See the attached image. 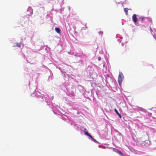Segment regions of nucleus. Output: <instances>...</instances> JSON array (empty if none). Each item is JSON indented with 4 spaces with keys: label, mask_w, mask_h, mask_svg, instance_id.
<instances>
[{
    "label": "nucleus",
    "mask_w": 156,
    "mask_h": 156,
    "mask_svg": "<svg viewBox=\"0 0 156 156\" xmlns=\"http://www.w3.org/2000/svg\"><path fill=\"white\" fill-rule=\"evenodd\" d=\"M123 79L124 76L123 74L121 72H120L118 78V82L119 85H121L122 82L123 80Z\"/></svg>",
    "instance_id": "nucleus-1"
},
{
    "label": "nucleus",
    "mask_w": 156,
    "mask_h": 156,
    "mask_svg": "<svg viewBox=\"0 0 156 156\" xmlns=\"http://www.w3.org/2000/svg\"><path fill=\"white\" fill-rule=\"evenodd\" d=\"M134 23H136L137 22V18L136 17V15L135 14H134L132 17Z\"/></svg>",
    "instance_id": "nucleus-2"
},
{
    "label": "nucleus",
    "mask_w": 156,
    "mask_h": 156,
    "mask_svg": "<svg viewBox=\"0 0 156 156\" xmlns=\"http://www.w3.org/2000/svg\"><path fill=\"white\" fill-rule=\"evenodd\" d=\"M21 44V43L20 42L19 43L16 44H14L13 46L14 47H20Z\"/></svg>",
    "instance_id": "nucleus-3"
},
{
    "label": "nucleus",
    "mask_w": 156,
    "mask_h": 156,
    "mask_svg": "<svg viewBox=\"0 0 156 156\" xmlns=\"http://www.w3.org/2000/svg\"><path fill=\"white\" fill-rule=\"evenodd\" d=\"M114 111H115V112H116V113L118 115V116H119V117L121 118V115L119 114V113L118 112V111L116 109H114Z\"/></svg>",
    "instance_id": "nucleus-4"
},
{
    "label": "nucleus",
    "mask_w": 156,
    "mask_h": 156,
    "mask_svg": "<svg viewBox=\"0 0 156 156\" xmlns=\"http://www.w3.org/2000/svg\"><path fill=\"white\" fill-rule=\"evenodd\" d=\"M56 31L58 33H60L61 31L60 29L59 28H55V29Z\"/></svg>",
    "instance_id": "nucleus-5"
},
{
    "label": "nucleus",
    "mask_w": 156,
    "mask_h": 156,
    "mask_svg": "<svg viewBox=\"0 0 156 156\" xmlns=\"http://www.w3.org/2000/svg\"><path fill=\"white\" fill-rule=\"evenodd\" d=\"M129 10V9L127 8H125L124 9V11L126 12V15H128V12Z\"/></svg>",
    "instance_id": "nucleus-6"
},
{
    "label": "nucleus",
    "mask_w": 156,
    "mask_h": 156,
    "mask_svg": "<svg viewBox=\"0 0 156 156\" xmlns=\"http://www.w3.org/2000/svg\"><path fill=\"white\" fill-rule=\"evenodd\" d=\"M117 153L119 154H120L121 155H123V154L121 152V151L119 150L118 151Z\"/></svg>",
    "instance_id": "nucleus-7"
},
{
    "label": "nucleus",
    "mask_w": 156,
    "mask_h": 156,
    "mask_svg": "<svg viewBox=\"0 0 156 156\" xmlns=\"http://www.w3.org/2000/svg\"><path fill=\"white\" fill-rule=\"evenodd\" d=\"M145 18V17H142L141 22L142 23L144 22L143 21Z\"/></svg>",
    "instance_id": "nucleus-8"
},
{
    "label": "nucleus",
    "mask_w": 156,
    "mask_h": 156,
    "mask_svg": "<svg viewBox=\"0 0 156 156\" xmlns=\"http://www.w3.org/2000/svg\"><path fill=\"white\" fill-rule=\"evenodd\" d=\"M85 135H86L87 136H88L89 135V134L88 132H85Z\"/></svg>",
    "instance_id": "nucleus-9"
},
{
    "label": "nucleus",
    "mask_w": 156,
    "mask_h": 156,
    "mask_svg": "<svg viewBox=\"0 0 156 156\" xmlns=\"http://www.w3.org/2000/svg\"><path fill=\"white\" fill-rule=\"evenodd\" d=\"M99 34H100L102 35L103 34V32L102 31H100V32H99Z\"/></svg>",
    "instance_id": "nucleus-10"
},
{
    "label": "nucleus",
    "mask_w": 156,
    "mask_h": 156,
    "mask_svg": "<svg viewBox=\"0 0 156 156\" xmlns=\"http://www.w3.org/2000/svg\"><path fill=\"white\" fill-rule=\"evenodd\" d=\"M92 139H93V137H92V136L90 134H89V135H88Z\"/></svg>",
    "instance_id": "nucleus-11"
},
{
    "label": "nucleus",
    "mask_w": 156,
    "mask_h": 156,
    "mask_svg": "<svg viewBox=\"0 0 156 156\" xmlns=\"http://www.w3.org/2000/svg\"><path fill=\"white\" fill-rule=\"evenodd\" d=\"M98 60L100 61L101 60V58L100 57H99L98 58Z\"/></svg>",
    "instance_id": "nucleus-12"
},
{
    "label": "nucleus",
    "mask_w": 156,
    "mask_h": 156,
    "mask_svg": "<svg viewBox=\"0 0 156 156\" xmlns=\"http://www.w3.org/2000/svg\"><path fill=\"white\" fill-rule=\"evenodd\" d=\"M95 142H96V140L94 139V138H93V139H92Z\"/></svg>",
    "instance_id": "nucleus-13"
},
{
    "label": "nucleus",
    "mask_w": 156,
    "mask_h": 156,
    "mask_svg": "<svg viewBox=\"0 0 156 156\" xmlns=\"http://www.w3.org/2000/svg\"><path fill=\"white\" fill-rule=\"evenodd\" d=\"M84 130H86V129H84Z\"/></svg>",
    "instance_id": "nucleus-14"
},
{
    "label": "nucleus",
    "mask_w": 156,
    "mask_h": 156,
    "mask_svg": "<svg viewBox=\"0 0 156 156\" xmlns=\"http://www.w3.org/2000/svg\"><path fill=\"white\" fill-rule=\"evenodd\" d=\"M150 29H151V31H152L151 29V27H150Z\"/></svg>",
    "instance_id": "nucleus-15"
}]
</instances>
